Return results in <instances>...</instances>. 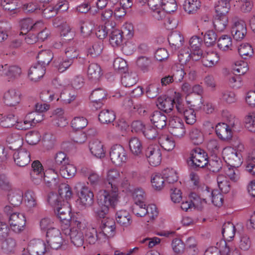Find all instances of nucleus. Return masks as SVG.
<instances>
[{"instance_id":"1","label":"nucleus","mask_w":255,"mask_h":255,"mask_svg":"<svg viewBox=\"0 0 255 255\" xmlns=\"http://www.w3.org/2000/svg\"><path fill=\"white\" fill-rule=\"evenodd\" d=\"M106 189L100 191L98 196L101 208L96 210L95 213L99 218L105 217L109 213L110 207L115 209L120 200L119 189Z\"/></svg>"},{"instance_id":"2","label":"nucleus","mask_w":255,"mask_h":255,"mask_svg":"<svg viewBox=\"0 0 255 255\" xmlns=\"http://www.w3.org/2000/svg\"><path fill=\"white\" fill-rule=\"evenodd\" d=\"M49 171L55 173V175L50 180L47 179V178H50L47 176L48 173L46 172V175L45 174L41 163L39 161H34L32 164V170L30 172L32 182L35 185H39L43 181L48 186L50 184L57 185L59 182V178L56 169L51 167L49 169Z\"/></svg>"},{"instance_id":"3","label":"nucleus","mask_w":255,"mask_h":255,"mask_svg":"<svg viewBox=\"0 0 255 255\" xmlns=\"http://www.w3.org/2000/svg\"><path fill=\"white\" fill-rule=\"evenodd\" d=\"M70 230H63L64 234H68L71 243L76 247L83 245L84 238L81 231L86 227V222L82 218L78 217L71 218Z\"/></svg>"},{"instance_id":"4","label":"nucleus","mask_w":255,"mask_h":255,"mask_svg":"<svg viewBox=\"0 0 255 255\" xmlns=\"http://www.w3.org/2000/svg\"><path fill=\"white\" fill-rule=\"evenodd\" d=\"M121 172L116 168H110L106 172L105 185L106 188H118L128 185V180L122 177Z\"/></svg>"},{"instance_id":"5","label":"nucleus","mask_w":255,"mask_h":255,"mask_svg":"<svg viewBox=\"0 0 255 255\" xmlns=\"http://www.w3.org/2000/svg\"><path fill=\"white\" fill-rule=\"evenodd\" d=\"M204 255H241L237 249L230 247L225 240H221L216 244V247L208 248Z\"/></svg>"},{"instance_id":"6","label":"nucleus","mask_w":255,"mask_h":255,"mask_svg":"<svg viewBox=\"0 0 255 255\" xmlns=\"http://www.w3.org/2000/svg\"><path fill=\"white\" fill-rule=\"evenodd\" d=\"M74 188L76 190H79L78 193L77 204L83 208H86L92 204L94 194L88 186L83 183L78 182L75 185Z\"/></svg>"},{"instance_id":"7","label":"nucleus","mask_w":255,"mask_h":255,"mask_svg":"<svg viewBox=\"0 0 255 255\" xmlns=\"http://www.w3.org/2000/svg\"><path fill=\"white\" fill-rule=\"evenodd\" d=\"M63 232L64 233L63 231ZM65 235L57 228L49 229V231L46 232V236L47 243L51 248L58 250L66 245Z\"/></svg>"},{"instance_id":"8","label":"nucleus","mask_w":255,"mask_h":255,"mask_svg":"<svg viewBox=\"0 0 255 255\" xmlns=\"http://www.w3.org/2000/svg\"><path fill=\"white\" fill-rule=\"evenodd\" d=\"M225 161L233 167H239L243 163L242 155L240 152L231 146L224 148L222 151Z\"/></svg>"},{"instance_id":"9","label":"nucleus","mask_w":255,"mask_h":255,"mask_svg":"<svg viewBox=\"0 0 255 255\" xmlns=\"http://www.w3.org/2000/svg\"><path fill=\"white\" fill-rule=\"evenodd\" d=\"M26 221L24 214L19 212L12 213L8 217L9 229L15 233H20L24 231Z\"/></svg>"},{"instance_id":"10","label":"nucleus","mask_w":255,"mask_h":255,"mask_svg":"<svg viewBox=\"0 0 255 255\" xmlns=\"http://www.w3.org/2000/svg\"><path fill=\"white\" fill-rule=\"evenodd\" d=\"M110 157L113 164L117 166H121L126 162L128 155L126 150L122 145L116 144L111 148Z\"/></svg>"},{"instance_id":"11","label":"nucleus","mask_w":255,"mask_h":255,"mask_svg":"<svg viewBox=\"0 0 255 255\" xmlns=\"http://www.w3.org/2000/svg\"><path fill=\"white\" fill-rule=\"evenodd\" d=\"M246 24L244 21L237 18L232 19L231 25V33L236 40H241L247 34Z\"/></svg>"},{"instance_id":"12","label":"nucleus","mask_w":255,"mask_h":255,"mask_svg":"<svg viewBox=\"0 0 255 255\" xmlns=\"http://www.w3.org/2000/svg\"><path fill=\"white\" fill-rule=\"evenodd\" d=\"M190 160L195 166L203 167L208 164L207 154L200 148H195L190 153Z\"/></svg>"},{"instance_id":"13","label":"nucleus","mask_w":255,"mask_h":255,"mask_svg":"<svg viewBox=\"0 0 255 255\" xmlns=\"http://www.w3.org/2000/svg\"><path fill=\"white\" fill-rule=\"evenodd\" d=\"M21 74V69L18 66L0 64V74L6 77L8 81L19 78Z\"/></svg>"},{"instance_id":"14","label":"nucleus","mask_w":255,"mask_h":255,"mask_svg":"<svg viewBox=\"0 0 255 255\" xmlns=\"http://www.w3.org/2000/svg\"><path fill=\"white\" fill-rule=\"evenodd\" d=\"M100 226V233L106 238H110L114 236L116 233V224L113 219L103 218Z\"/></svg>"},{"instance_id":"15","label":"nucleus","mask_w":255,"mask_h":255,"mask_svg":"<svg viewBox=\"0 0 255 255\" xmlns=\"http://www.w3.org/2000/svg\"><path fill=\"white\" fill-rule=\"evenodd\" d=\"M201 62L206 67L212 68L215 66L220 60L218 53L213 50L202 52Z\"/></svg>"},{"instance_id":"16","label":"nucleus","mask_w":255,"mask_h":255,"mask_svg":"<svg viewBox=\"0 0 255 255\" xmlns=\"http://www.w3.org/2000/svg\"><path fill=\"white\" fill-rule=\"evenodd\" d=\"M146 156L150 165L156 166L160 164L162 154L158 146H149L146 150Z\"/></svg>"},{"instance_id":"17","label":"nucleus","mask_w":255,"mask_h":255,"mask_svg":"<svg viewBox=\"0 0 255 255\" xmlns=\"http://www.w3.org/2000/svg\"><path fill=\"white\" fill-rule=\"evenodd\" d=\"M31 255H43L46 251L45 242L40 239H33L29 242L27 249Z\"/></svg>"},{"instance_id":"18","label":"nucleus","mask_w":255,"mask_h":255,"mask_svg":"<svg viewBox=\"0 0 255 255\" xmlns=\"http://www.w3.org/2000/svg\"><path fill=\"white\" fill-rule=\"evenodd\" d=\"M19 26L22 31L20 34H21L23 32H27L30 30L36 31L42 29L44 26V23L41 20L34 23L31 19L26 18L20 20Z\"/></svg>"},{"instance_id":"19","label":"nucleus","mask_w":255,"mask_h":255,"mask_svg":"<svg viewBox=\"0 0 255 255\" xmlns=\"http://www.w3.org/2000/svg\"><path fill=\"white\" fill-rule=\"evenodd\" d=\"M91 153L98 158H104L106 155V149L103 143L99 139L92 140L89 143Z\"/></svg>"},{"instance_id":"20","label":"nucleus","mask_w":255,"mask_h":255,"mask_svg":"<svg viewBox=\"0 0 255 255\" xmlns=\"http://www.w3.org/2000/svg\"><path fill=\"white\" fill-rule=\"evenodd\" d=\"M202 43V39L197 36H193L189 40L191 52L192 53V59L194 61L198 60L201 58L202 51L200 47Z\"/></svg>"},{"instance_id":"21","label":"nucleus","mask_w":255,"mask_h":255,"mask_svg":"<svg viewBox=\"0 0 255 255\" xmlns=\"http://www.w3.org/2000/svg\"><path fill=\"white\" fill-rule=\"evenodd\" d=\"M20 100L19 93L13 89L6 91L3 96V103L5 105L10 107L18 105L20 103Z\"/></svg>"},{"instance_id":"22","label":"nucleus","mask_w":255,"mask_h":255,"mask_svg":"<svg viewBox=\"0 0 255 255\" xmlns=\"http://www.w3.org/2000/svg\"><path fill=\"white\" fill-rule=\"evenodd\" d=\"M13 158L15 163L19 166L23 167L27 165L30 161L29 151L24 148H21L14 152Z\"/></svg>"},{"instance_id":"23","label":"nucleus","mask_w":255,"mask_h":255,"mask_svg":"<svg viewBox=\"0 0 255 255\" xmlns=\"http://www.w3.org/2000/svg\"><path fill=\"white\" fill-rule=\"evenodd\" d=\"M45 71V66L40 62H37L33 64L29 69L28 77L31 81L36 82L43 76Z\"/></svg>"},{"instance_id":"24","label":"nucleus","mask_w":255,"mask_h":255,"mask_svg":"<svg viewBox=\"0 0 255 255\" xmlns=\"http://www.w3.org/2000/svg\"><path fill=\"white\" fill-rule=\"evenodd\" d=\"M9 202L14 206L20 205L23 200V192L18 189L12 188L4 194Z\"/></svg>"},{"instance_id":"25","label":"nucleus","mask_w":255,"mask_h":255,"mask_svg":"<svg viewBox=\"0 0 255 255\" xmlns=\"http://www.w3.org/2000/svg\"><path fill=\"white\" fill-rule=\"evenodd\" d=\"M116 221L124 229L129 227L132 222L130 214L125 210H119L117 212Z\"/></svg>"},{"instance_id":"26","label":"nucleus","mask_w":255,"mask_h":255,"mask_svg":"<svg viewBox=\"0 0 255 255\" xmlns=\"http://www.w3.org/2000/svg\"><path fill=\"white\" fill-rule=\"evenodd\" d=\"M55 212L57 214L58 218L61 221H64L65 224H70L69 221V217H70V213L71 212V208L70 205L68 202L61 204V205L58 206L54 209Z\"/></svg>"},{"instance_id":"27","label":"nucleus","mask_w":255,"mask_h":255,"mask_svg":"<svg viewBox=\"0 0 255 255\" xmlns=\"http://www.w3.org/2000/svg\"><path fill=\"white\" fill-rule=\"evenodd\" d=\"M213 191L209 187L204 185L200 191L199 196L195 198L196 204L202 208L207 203L208 200L211 199Z\"/></svg>"},{"instance_id":"28","label":"nucleus","mask_w":255,"mask_h":255,"mask_svg":"<svg viewBox=\"0 0 255 255\" xmlns=\"http://www.w3.org/2000/svg\"><path fill=\"white\" fill-rule=\"evenodd\" d=\"M168 40L171 47L174 50L181 47L184 42L183 35L177 31H173L169 35Z\"/></svg>"},{"instance_id":"29","label":"nucleus","mask_w":255,"mask_h":255,"mask_svg":"<svg viewBox=\"0 0 255 255\" xmlns=\"http://www.w3.org/2000/svg\"><path fill=\"white\" fill-rule=\"evenodd\" d=\"M151 123L157 128L162 129L167 125L166 115L160 111H155L150 117Z\"/></svg>"},{"instance_id":"30","label":"nucleus","mask_w":255,"mask_h":255,"mask_svg":"<svg viewBox=\"0 0 255 255\" xmlns=\"http://www.w3.org/2000/svg\"><path fill=\"white\" fill-rule=\"evenodd\" d=\"M158 141L161 147L167 151L173 150L176 145L173 137L167 134L160 135L158 138Z\"/></svg>"},{"instance_id":"31","label":"nucleus","mask_w":255,"mask_h":255,"mask_svg":"<svg viewBox=\"0 0 255 255\" xmlns=\"http://www.w3.org/2000/svg\"><path fill=\"white\" fill-rule=\"evenodd\" d=\"M56 171L58 173L56 170ZM58 172L62 177L69 179L73 177L76 175L77 168L74 164L69 162L66 164H63Z\"/></svg>"},{"instance_id":"32","label":"nucleus","mask_w":255,"mask_h":255,"mask_svg":"<svg viewBox=\"0 0 255 255\" xmlns=\"http://www.w3.org/2000/svg\"><path fill=\"white\" fill-rule=\"evenodd\" d=\"M100 66L97 63H91L87 70L88 79L93 82L98 81L102 76Z\"/></svg>"},{"instance_id":"33","label":"nucleus","mask_w":255,"mask_h":255,"mask_svg":"<svg viewBox=\"0 0 255 255\" xmlns=\"http://www.w3.org/2000/svg\"><path fill=\"white\" fill-rule=\"evenodd\" d=\"M216 132L217 136L223 140H227L232 137V131L226 124L219 123L216 127Z\"/></svg>"},{"instance_id":"34","label":"nucleus","mask_w":255,"mask_h":255,"mask_svg":"<svg viewBox=\"0 0 255 255\" xmlns=\"http://www.w3.org/2000/svg\"><path fill=\"white\" fill-rule=\"evenodd\" d=\"M161 11L163 13H159V15H154L157 19L162 18L165 15V11L171 12L175 11L177 9V5L175 0H163Z\"/></svg>"},{"instance_id":"35","label":"nucleus","mask_w":255,"mask_h":255,"mask_svg":"<svg viewBox=\"0 0 255 255\" xmlns=\"http://www.w3.org/2000/svg\"><path fill=\"white\" fill-rule=\"evenodd\" d=\"M218 47L223 51H228L232 50L233 40L232 37L228 35H221L217 41Z\"/></svg>"},{"instance_id":"36","label":"nucleus","mask_w":255,"mask_h":255,"mask_svg":"<svg viewBox=\"0 0 255 255\" xmlns=\"http://www.w3.org/2000/svg\"><path fill=\"white\" fill-rule=\"evenodd\" d=\"M201 7L199 0H185L183 4L184 11L188 14H195Z\"/></svg>"},{"instance_id":"37","label":"nucleus","mask_w":255,"mask_h":255,"mask_svg":"<svg viewBox=\"0 0 255 255\" xmlns=\"http://www.w3.org/2000/svg\"><path fill=\"white\" fill-rule=\"evenodd\" d=\"M24 203L29 210L35 208L37 206L36 196L35 193L31 190H27L23 194Z\"/></svg>"},{"instance_id":"38","label":"nucleus","mask_w":255,"mask_h":255,"mask_svg":"<svg viewBox=\"0 0 255 255\" xmlns=\"http://www.w3.org/2000/svg\"><path fill=\"white\" fill-rule=\"evenodd\" d=\"M213 23L214 27L217 31L222 32L228 25V18L225 14H217L214 19Z\"/></svg>"},{"instance_id":"39","label":"nucleus","mask_w":255,"mask_h":255,"mask_svg":"<svg viewBox=\"0 0 255 255\" xmlns=\"http://www.w3.org/2000/svg\"><path fill=\"white\" fill-rule=\"evenodd\" d=\"M53 124L58 127H64L66 126L68 122L64 115V112L62 109H57L54 111L53 115Z\"/></svg>"},{"instance_id":"40","label":"nucleus","mask_w":255,"mask_h":255,"mask_svg":"<svg viewBox=\"0 0 255 255\" xmlns=\"http://www.w3.org/2000/svg\"><path fill=\"white\" fill-rule=\"evenodd\" d=\"M217 182L219 189L223 193L229 192L231 186L228 177L223 173H220L217 177Z\"/></svg>"},{"instance_id":"41","label":"nucleus","mask_w":255,"mask_h":255,"mask_svg":"<svg viewBox=\"0 0 255 255\" xmlns=\"http://www.w3.org/2000/svg\"><path fill=\"white\" fill-rule=\"evenodd\" d=\"M116 119L115 112L110 109L103 110L99 114V120L102 124H110Z\"/></svg>"},{"instance_id":"42","label":"nucleus","mask_w":255,"mask_h":255,"mask_svg":"<svg viewBox=\"0 0 255 255\" xmlns=\"http://www.w3.org/2000/svg\"><path fill=\"white\" fill-rule=\"evenodd\" d=\"M236 232L235 227L230 222H227L223 226L222 234L225 240L230 241L234 237Z\"/></svg>"},{"instance_id":"43","label":"nucleus","mask_w":255,"mask_h":255,"mask_svg":"<svg viewBox=\"0 0 255 255\" xmlns=\"http://www.w3.org/2000/svg\"><path fill=\"white\" fill-rule=\"evenodd\" d=\"M85 239L87 243L90 245L95 244L98 239L97 231L96 228L92 226H89L85 229Z\"/></svg>"},{"instance_id":"44","label":"nucleus","mask_w":255,"mask_h":255,"mask_svg":"<svg viewBox=\"0 0 255 255\" xmlns=\"http://www.w3.org/2000/svg\"><path fill=\"white\" fill-rule=\"evenodd\" d=\"M156 105L159 109L165 112L170 111L173 107V100L172 98L170 97H159L157 99Z\"/></svg>"},{"instance_id":"45","label":"nucleus","mask_w":255,"mask_h":255,"mask_svg":"<svg viewBox=\"0 0 255 255\" xmlns=\"http://www.w3.org/2000/svg\"><path fill=\"white\" fill-rule=\"evenodd\" d=\"M103 49V43L100 41H95L90 44L87 48L88 54L95 57L100 55Z\"/></svg>"},{"instance_id":"46","label":"nucleus","mask_w":255,"mask_h":255,"mask_svg":"<svg viewBox=\"0 0 255 255\" xmlns=\"http://www.w3.org/2000/svg\"><path fill=\"white\" fill-rule=\"evenodd\" d=\"M238 52L241 57L244 59L251 58L254 53L252 46L247 43L241 44L238 47Z\"/></svg>"},{"instance_id":"47","label":"nucleus","mask_w":255,"mask_h":255,"mask_svg":"<svg viewBox=\"0 0 255 255\" xmlns=\"http://www.w3.org/2000/svg\"><path fill=\"white\" fill-rule=\"evenodd\" d=\"M163 177L166 184H171L176 182L178 177L177 171L173 168H166L163 171Z\"/></svg>"},{"instance_id":"48","label":"nucleus","mask_w":255,"mask_h":255,"mask_svg":"<svg viewBox=\"0 0 255 255\" xmlns=\"http://www.w3.org/2000/svg\"><path fill=\"white\" fill-rule=\"evenodd\" d=\"M129 147L130 151L134 155L140 154L142 149L141 140L136 137L131 138L129 141Z\"/></svg>"},{"instance_id":"49","label":"nucleus","mask_w":255,"mask_h":255,"mask_svg":"<svg viewBox=\"0 0 255 255\" xmlns=\"http://www.w3.org/2000/svg\"><path fill=\"white\" fill-rule=\"evenodd\" d=\"M190 139L194 144H200L204 140V136L203 132L198 128H192L189 133Z\"/></svg>"},{"instance_id":"50","label":"nucleus","mask_w":255,"mask_h":255,"mask_svg":"<svg viewBox=\"0 0 255 255\" xmlns=\"http://www.w3.org/2000/svg\"><path fill=\"white\" fill-rule=\"evenodd\" d=\"M244 125L248 131L255 133V113H250L247 114L244 117Z\"/></svg>"},{"instance_id":"51","label":"nucleus","mask_w":255,"mask_h":255,"mask_svg":"<svg viewBox=\"0 0 255 255\" xmlns=\"http://www.w3.org/2000/svg\"><path fill=\"white\" fill-rule=\"evenodd\" d=\"M151 183L152 188L156 191L161 190L166 185L163 175L154 174L151 176Z\"/></svg>"},{"instance_id":"52","label":"nucleus","mask_w":255,"mask_h":255,"mask_svg":"<svg viewBox=\"0 0 255 255\" xmlns=\"http://www.w3.org/2000/svg\"><path fill=\"white\" fill-rule=\"evenodd\" d=\"M123 37L121 30L114 29L110 35V42L113 47L120 46L123 42Z\"/></svg>"},{"instance_id":"53","label":"nucleus","mask_w":255,"mask_h":255,"mask_svg":"<svg viewBox=\"0 0 255 255\" xmlns=\"http://www.w3.org/2000/svg\"><path fill=\"white\" fill-rule=\"evenodd\" d=\"M146 210L145 216L146 222L149 223L154 221L159 214V210L156 205L154 204H148L147 205Z\"/></svg>"},{"instance_id":"54","label":"nucleus","mask_w":255,"mask_h":255,"mask_svg":"<svg viewBox=\"0 0 255 255\" xmlns=\"http://www.w3.org/2000/svg\"><path fill=\"white\" fill-rule=\"evenodd\" d=\"M58 193L61 199L69 200L72 198L73 192L70 186L67 184H62L59 188Z\"/></svg>"},{"instance_id":"55","label":"nucleus","mask_w":255,"mask_h":255,"mask_svg":"<svg viewBox=\"0 0 255 255\" xmlns=\"http://www.w3.org/2000/svg\"><path fill=\"white\" fill-rule=\"evenodd\" d=\"M0 5L11 14L17 12L18 5L16 0H4L0 2Z\"/></svg>"},{"instance_id":"56","label":"nucleus","mask_w":255,"mask_h":255,"mask_svg":"<svg viewBox=\"0 0 255 255\" xmlns=\"http://www.w3.org/2000/svg\"><path fill=\"white\" fill-rule=\"evenodd\" d=\"M80 30L82 34L85 36H89L92 33L94 27V23L90 20H81L80 21Z\"/></svg>"},{"instance_id":"57","label":"nucleus","mask_w":255,"mask_h":255,"mask_svg":"<svg viewBox=\"0 0 255 255\" xmlns=\"http://www.w3.org/2000/svg\"><path fill=\"white\" fill-rule=\"evenodd\" d=\"M178 112L183 114L185 121L187 124L193 125L196 122V116L193 109H185L184 107L182 112Z\"/></svg>"},{"instance_id":"58","label":"nucleus","mask_w":255,"mask_h":255,"mask_svg":"<svg viewBox=\"0 0 255 255\" xmlns=\"http://www.w3.org/2000/svg\"><path fill=\"white\" fill-rule=\"evenodd\" d=\"M15 124V119L13 114H8L2 116L0 119V126L4 128H10L14 127Z\"/></svg>"},{"instance_id":"59","label":"nucleus","mask_w":255,"mask_h":255,"mask_svg":"<svg viewBox=\"0 0 255 255\" xmlns=\"http://www.w3.org/2000/svg\"><path fill=\"white\" fill-rule=\"evenodd\" d=\"M71 124L74 129L80 130L85 128L87 126L88 121L83 117H76L72 120Z\"/></svg>"},{"instance_id":"60","label":"nucleus","mask_w":255,"mask_h":255,"mask_svg":"<svg viewBox=\"0 0 255 255\" xmlns=\"http://www.w3.org/2000/svg\"><path fill=\"white\" fill-rule=\"evenodd\" d=\"M16 247L15 241L11 238H7L4 240L1 244V249L3 252L9 254L13 253Z\"/></svg>"},{"instance_id":"61","label":"nucleus","mask_w":255,"mask_h":255,"mask_svg":"<svg viewBox=\"0 0 255 255\" xmlns=\"http://www.w3.org/2000/svg\"><path fill=\"white\" fill-rule=\"evenodd\" d=\"M142 134L146 138L149 140L154 139L159 135L157 129L149 125H146Z\"/></svg>"},{"instance_id":"62","label":"nucleus","mask_w":255,"mask_h":255,"mask_svg":"<svg viewBox=\"0 0 255 255\" xmlns=\"http://www.w3.org/2000/svg\"><path fill=\"white\" fill-rule=\"evenodd\" d=\"M40 98L43 101L46 102H50L54 99H59L58 96L56 92L54 91V89L43 90L40 94Z\"/></svg>"},{"instance_id":"63","label":"nucleus","mask_w":255,"mask_h":255,"mask_svg":"<svg viewBox=\"0 0 255 255\" xmlns=\"http://www.w3.org/2000/svg\"><path fill=\"white\" fill-rule=\"evenodd\" d=\"M13 188L9 178L5 174H0V189L5 194Z\"/></svg>"},{"instance_id":"64","label":"nucleus","mask_w":255,"mask_h":255,"mask_svg":"<svg viewBox=\"0 0 255 255\" xmlns=\"http://www.w3.org/2000/svg\"><path fill=\"white\" fill-rule=\"evenodd\" d=\"M122 83L125 87H130L134 85L137 81V75L135 73H126L122 78Z\"/></svg>"}]
</instances>
